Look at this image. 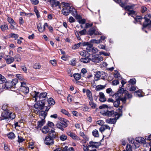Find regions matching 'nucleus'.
I'll return each mask as SVG.
<instances>
[{"mask_svg": "<svg viewBox=\"0 0 151 151\" xmlns=\"http://www.w3.org/2000/svg\"><path fill=\"white\" fill-rule=\"evenodd\" d=\"M96 31L95 28L94 27H92L90 28L88 31L89 34L90 35H92L95 33Z\"/></svg>", "mask_w": 151, "mask_h": 151, "instance_id": "obj_34", "label": "nucleus"}, {"mask_svg": "<svg viewBox=\"0 0 151 151\" xmlns=\"http://www.w3.org/2000/svg\"><path fill=\"white\" fill-rule=\"evenodd\" d=\"M61 4L63 6L62 10V13L65 16L68 15L70 12V7L68 3L62 2Z\"/></svg>", "mask_w": 151, "mask_h": 151, "instance_id": "obj_5", "label": "nucleus"}, {"mask_svg": "<svg viewBox=\"0 0 151 151\" xmlns=\"http://www.w3.org/2000/svg\"><path fill=\"white\" fill-rule=\"evenodd\" d=\"M8 137L11 139H14L15 137V135L14 133L10 132L7 135Z\"/></svg>", "mask_w": 151, "mask_h": 151, "instance_id": "obj_30", "label": "nucleus"}, {"mask_svg": "<svg viewBox=\"0 0 151 151\" xmlns=\"http://www.w3.org/2000/svg\"><path fill=\"white\" fill-rule=\"evenodd\" d=\"M92 58H91V60L95 63H99L103 60V58L100 56L98 55H91Z\"/></svg>", "mask_w": 151, "mask_h": 151, "instance_id": "obj_7", "label": "nucleus"}, {"mask_svg": "<svg viewBox=\"0 0 151 151\" xmlns=\"http://www.w3.org/2000/svg\"><path fill=\"white\" fill-rule=\"evenodd\" d=\"M83 46L87 45L88 47H90L91 49H92L93 45L92 44H89L88 42H86L83 43Z\"/></svg>", "mask_w": 151, "mask_h": 151, "instance_id": "obj_51", "label": "nucleus"}, {"mask_svg": "<svg viewBox=\"0 0 151 151\" xmlns=\"http://www.w3.org/2000/svg\"><path fill=\"white\" fill-rule=\"evenodd\" d=\"M1 117L0 118V119L3 120L7 119L9 118V113L7 111H4L2 112L1 115Z\"/></svg>", "mask_w": 151, "mask_h": 151, "instance_id": "obj_16", "label": "nucleus"}, {"mask_svg": "<svg viewBox=\"0 0 151 151\" xmlns=\"http://www.w3.org/2000/svg\"><path fill=\"white\" fill-rule=\"evenodd\" d=\"M15 59H17L16 61L17 62H20L21 60V59L20 58V57L19 55H17L16 56H15L14 58Z\"/></svg>", "mask_w": 151, "mask_h": 151, "instance_id": "obj_59", "label": "nucleus"}, {"mask_svg": "<svg viewBox=\"0 0 151 151\" xmlns=\"http://www.w3.org/2000/svg\"><path fill=\"white\" fill-rule=\"evenodd\" d=\"M99 95V101L101 102H104L106 101V99L105 97V96L102 92H100Z\"/></svg>", "mask_w": 151, "mask_h": 151, "instance_id": "obj_22", "label": "nucleus"}, {"mask_svg": "<svg viewBox=\"0 0 151 151\" xmlns=\"http://www.w3.org/2000/svg\"><path fill=\"white\" fill-rule=\"evenodd\" d=\"M9 118L12 119H14L15 117V114L12 113H9Z\"/></svg>", "mask_w": 151, "mask_h": 151, "instance_id": "obj_60", "label": "nucleus"}, {"mask_svg": "<svg viewBox=\"0 0 151 151\" xmlns=\"http://www.w3.org/2000/svg\"><path fill=\"white\" fill-rule=\"evenodd\" d=\"M135 5L133 4H131L130 5H127L125 8V10L128 11L133 10Z\"/></svg>", "mask_w": 151, "mask_h": 151, "instance_id": "obj_24", "label": "nucleus"}, {"mask_svg": "<svg viewBox=\"0 0 151 151\" xmlns=\"http://www.w3.org/2000/svg\"><path fill=\"white\" fill-rule=\"evenodd\" d=\"M21 85L19 88L20 91L22 92L25 94H27L29 92V88L24 82H21Z\"/></svg>", "mask_w": 151, "mask_h": 151, "instance_id": "obj_6", "label": "nucleus"}, {"mask_svg": "<svg viewBox=\"0 0 151 151\" xmlns=\"http://www.w3.org/2000/svg\"><path fill=\"white\" fill-rule=\"evenodd\" d=\"M106 85H101L96 86V90L97 91H99L105 88Z\"/></svg>", "mask_w": 151, "mask_h": 151, "instance_id": "obj_28", "label": "nucleus"}, {"mask_svg": "<svg viewBox=\"0 0 151 151\" xmlns=\"http://www.w3.org/2000/svg\"><path fill=\"white\" fill-rule=\"evenodd\" d=\"M89 104L91 107L93 109H95L96 107V104L94 103L93 101H90Z\"/></svg>", "mask_w": 151, "mask_h": 151, "instance_id": "obj_35", "label": "nucleus"}, {"mask_svg": "<svg viewBox=\"0 0 151 151\" xmlns=\"http://www.w3.org/2000/svg\"><path fill=\"white\" fill-rule=\"evenodd\" d=\"M101 73L98 72L95 76L94 79L96 81H98L101 77Z\"/></svg>", "mask_w": 151, "mask_h": 151, "instance_id": "obj_29", "label": "nucleus"}, {"mask_svg": "<svg viewBox=\"0 0 151 151\" xmlns=\"http://www.w3.org/2000/svg\"><path fill=\"white\" fill-rule=\"evenodd\" d=\"M35 96L34 97L35 99V101H37V100H41V101H46V98L47 94V93L45 92H43L41 93L39 95V92H37L36 91H34Z\"/></svg>", "mask_w": 151, "mask_h": 151, "instance_id": "obj_2", "label": "nucleus"}, {"mask_svg": "<svg viewBox=\"0 0 151 151\" xmlns=\"http://www.w3.org/2000/svg\"><path fill=\"white\" fill-rule=\"evenodd\" d=\"M47 103L48 105L50 107V106L53 105L55 104V102L54 100L51 98H49L47 100Z\"/></svg>", "mask_w": 151, "mask_h": 151, "instance_id": "obj_26", "label": "nucleus"}, {"mask_svg": "<svg viewBox=\"0 0 151 151\" xmlns=\"http://www.w3.org/2000/svg\"><path fill=\"white\" fill-rule=\"evenodd\" d=\"M119 83V81L116 80L113 81L112 82V85H116Z\"/></svg>", "mask_w": 151, "mask_h": 151, "instance_id": "obj_58", "label": "nucleus"}, {"mask_svg": "<svg viewBox=\"0 0 151 151\" xmlns=\"http://www.w3.org/2000/svg\"><path fill=\"white\" fill-rule=\"evenodd\" d=\"M57 127L62 131H64V128H65L68 126V124L67 123H63L60 122H59L56 124Z\"/></svg>", "mask_w": 151, "mask_h": 151, "instance_id": "obj_12", "label": "nucleus"}, {"mask_svg": "<svg viewBox=\"0 0 151 151\" xmlns=\"http://www.w3.org/2000/svg\"><path fill=\"white\" fill-rule=\"evenodd\" d=\"M114 76L115 78H118L119 79L122 78V77L117 71H115V73L114 74Z\"/></svg>", "mask_w": 151, "mask_h": 151, "instance_id": "obj_40", "label": "nucleus"}, {"mask_svg": "<svg viewBox=\"0 0 151 151\" xmlns=\"http://www.w3.org/2000/svg\"><path fill=\"white\" fill-rule=\"evenodd\" d=\"M151 18V15L147 14L144 17L145 22L143 25L142 29L144 30V29L147 28L148 26L151 27V20L150 21V19Z\"/></svg>", "mask_w": 151, "mask_h": 151, "instance_id": "obj_3", "label": "nucleus"}, {"mask_svg": "<svg viewBox=\"0 0 151 151\" xmlns=\"http://www.w3.org/2000/svg\"><path fill=\"white\" fill-rule=\"evenodd\" d=\"M129 83L132 85H134L136 83V81L135 79H131L129 81Z\"/></svg>", "mask_w": 151, "mask_h": 151, "instance_id": "obj_55", "label": "nucleus"}, {"mask_svg": "<svg viewBox=\"0 0 151 151\" xmlns=\"http://www.w3.org/2000/svg\"><path fill=\"white\" fill-rule=\"evenodd\" d=\"M50 108L49 106H47L46 107L45 111H42L40 112L39 117L41 119L45 120L47 115V112Z\"/></svg>", "mask_w": 151, "mask_h": 151, "instance_id": "obj_8", "label": "nucleus"}, {"mask_svg": "<svg viewBox=\"0 0 151 151\" xmlns=\"http://www.w3.org/2000/svg\"><path fill=\"white\" fill-rule=\"evenodd\" d=\"M18 82V81L17 79H13L12 81H11V82L12 83V88L13 87V86H15Z\"/></svg>", "mask_w": 151, "mask_h": 151, "instance_id": "obj_44", "label": "nucleus"}, {"mask_svg": "<svg viewBox=\"0 0 151 151\" xmlns=\"http://www.w3.org/2000/svg\"><path fill=\"white\" fill-rule=\"evenodd\" d=\"M38 100V101L34 106V109L33 111L36 114H37L40 110L43 109L46 101Z\"/></svg>", "mask_w": 151, "mask_h": 151, "instance_id": "obj_1", "label": "nucleus"}, {"mask_svg": "<svg viewBox=\"0 0 151 151\" xmlns=\"http://www.w3.org/2000/svg\"><path fill=\"white\" fill-rule=\"evenodd\" d=\"M126 148L127 151H132V146L129 144L127 145Z\"/></svg>", "mask_w": 151, "mask_h": 151, "instance_id": "obj_54", "label": "nucleus"}, {"mask_svg": "<svg viewBox=\"0 0 151 151\" xmlns=\"http://www.w3.org/2000/svg\"><path fill=\"white\" fill-rule=\"evenodd\" d=\"M37 28L39 31L40 32H44L45 30V27L40 22H39L37 25Z\"/></svg>", "mask_w": 151, "mask_h": 151, "instance_id": "obj_20", "label": "nucleus"}, {"mask_svg": "<svg viewBox=\"0 0 151 151\" xmlns=\"http://www.w3.org/2000/svg\"><path fill=\"white\" fill-rule=\"evenodd\" d=\"M117 119L115 117L114 118H110L108 119H106V122L107 123L111 124H115L116 122V120Z\"/></svg>", "mask_w": 151, "mask_h": 151, "instance_id": "obj_19", "label": "nucleus"}, {"mask_svg": "<svg viewBox=\"0 0 151 151\" xmlns=\"http://www.w3.org/2000/svg\"><path fill=\"white\" fill-rule=\"evenodd\" d=\"M6 81V80L5 78L2 75L0 74V82H1V83L2 84L3 83L5 82Z\"/></svg>", "mask_w": 151, "mask_h": 151, "instance_id": "obj_37", "label": "nucleus"}, {"mask_svg": "<svg viewBox=\"0 0 151 151\" xmlns=\"http://www.w3.org/2000/svg\"><path fill=\"white\" fill-rule=\"evenodd\" d=\"M93 25V23H88L85 24V28H88L91 27Z\"/></svg>", "mask_w": 151, "mask_h": 151, "instance_id": "obj_63", "label": "nucleus"}, {"mask_svg": "<svg viewBox=\"0 0 151 151\" xmlns=\"http://www.w3.org/2000/svg\"><path fill=\"white\" fill-rule=\"evenodd\" d=\"M50 130V129L48 126H45L42 128V131L43 133L46 134L48 132H49Z\"/></svg>", "mask_w": 151, "mask_h": 151, "instance_id": "obj_25", "label": "nucleus"}, {"mask_svg": "<svg viewBox=\"0 0 151 151\" xmlns=\"http://www.w3.org/2000/svg\"><path fill=\"white\" fill-rule=\"evenodd\" d=\"M86 20L85 19H82L78 20V22L82 24H85L86 22Z\"/></svg>", "mask_w": 151, "mask_h": 151, "instance_id": "obj_62", "label": "nucleus"}, {"mask_svg": "<svg viewBox=\"0 0 151 151\" xmlns=\"http://www.w3.org/2000/svg\"><path fill=\"white\" fill-rule=\"evenodd\" d=\"M60 138L61 141H63L67 139V137L66 135L63 134L60 136Z\"/></svg>", "mask_w": 151, "mask_h": 151, "instance_id": "obj_42", "label": "nucleus"}, {"mask_svg": "<svg viewBox=\"0 0 151 151\" xmlns=\"http://www.w3.org/2000/svg\"><path fill=\"white\" fill-rule=\"evenodd\" d=\"M87 32L86 30L84 29L82 30L79 32V33L81 35H86Z\"/></svg>", "mask_w": 151, "mask_h": 151, "instance_id": "obj_52", "label": "nucleus"}, {"mask_svg": "<svg viewBox=\"0 0 151 151\" xmlns=\"http://www.w3.org/2000/svg\"><path fill=\"white\" fill-rule=\"evenodd\" d=\"M3 58L7 64H11L14 61V58L9 55H7L6 57H4Z\"/></svg>", "mask_w": 151, "mask_h": 151, "instance_id": "obj_11", "label": "nucleus"}, {"mask_svg": "<svg viewBox=\"0 0 151 151\" xmlns=\"http://www.w3.org/2000/svg\"><path fill=\"white\" fill-rule=\"evenodd\" d=\"M125 96L126 97L127 96L128 99L131 98L132 97V95L131 93H128V91H125Z\"/></svg>", "mask_w": 151, "mask_h": 151, "instance_id": "obj_47", "label": "nucleus"}, {"mask_svg": "<svg viewBox=\"0 0 151 151\" xmlns=\"http://www.w3.org/2000/svg\"><path fill=\"white\" fill-rule=\"evenodd\" d=\"M81 76V74L79 73H75L73 74V77L76 80H79L80 79Z\"/></svg>", "mask_w": 151, "mask_h": 151, "instance_id": "obj_41", "label": "nucleus"}, {"mask_svg": "<svg viewBox=\"0 0 151 151\" xmlns=\"http://www.w3.org/2000/svg\"><path fill=\"white\" fill-rule=\"evenodd\" d=\"M68 102L70 103L72 101V96L70 95H69L67 98Z\"/></svg>", "mask_w": 151, "mask_h": 151, "instance_id": "obj_64", "label": "nucleus"}, {"mask_svg": "<svg viewBox=\"0 0 151 151\" xmlns=\"http://www.w3.org/2000/svg\"><path fill=\"white\" fill-rule=\"evenodd\" d=\"M70 64L73 66H74L76 65V61L75 59H73L70 61Z\"/></svg>", "mask_w": 151, "mask_h": 151, "instance_id": "obj_61", "label": "nucleus"}, {"mask_svg": "<svg viewBox=\"0 0 151 151\" xmlns=\"http://www.w3.org/2000/svg\"><path fill=\"white\" fill-rule=\"evenodd\" d=\"M118 99L120 101V100L123 103L125 104L126 103V100H127V98L125 96L123 97H119L118 98Z\"/></svg>", "mask_w": 151, "mask_h": 151, "instance_id": "obj_43", "label": "nucleus"}, {"mask_svg": "<svg viewBox=\"0 0 151 151\" xmlns=\"http://www.w3.org/2000/svg\"><path fill=\"white\" fill-rule=\"evenodd\" d=\"M136 140L140 143H144L145 140L144 138L141 137H138L136 138Z\"/></svg>", "mask_w": 151, "mask_h": 151, "instance_id": "obj_27", "label": "nucleus"}, {"mask_svg": "<svg viewBox=\"0 0 151 151\" xmlns=\"http://www.w3.org/2000/svg\"><path fill=\"white\" fill-rule=\"evenodd\" d=\"M11 37L14 38L15 39H16L18 37V35L17 34L14 33H12L10 35Z\"/></svg>", "mask_w": 151, "mask_h": 151, "instance_id": "obj_50", "label": "nucleus"}, {"mask_svg": "<svg viewBox=\"0 0 151 151\" xmlns=\"http://www.w3.org/2000/svg\"><path fill=\"white\" fill-rule=\"evenodd\" d=\"M86 51L85 50H83L82 51H81L80 52L79 54L80 55L82 56H85V57L86 56Z\"/></svg>", "mask_w": 151, "mask_h": 151, "instance_id": "obj_57", "label": "nucleus"}, {"mask_svg": "<svg viewBox=\"0 0 151 151\" xmlns=\"http://www.w3.org/2000/svg\"><path fill=\"white\" fill-rule=\"evenodd\" d=\"M45 122V120L41 119V120L38 121L37 122V125L39 127H41L43 125Z\"/></svg>", "mask_w": 151, "mask_h": 151, "instance_id": "obj_32", "label": "nucleus"}, {"mask_svg": "<svg viewBox=\"0 0 151 151\" xmlns=\"http://www.w3.org/2000/svg\"><path fill=\"white\" fill-rule=\"evenodd\" d=\"M51 3L52 6L56 7L57 6H58L59 8L60 9H61V5L59 4V1H57L55 0H53L52 1Z\"/></svg>", "mask_w": 151, "mask_h": 151, "instance_id": "obj_21", "label": "nucleus"}, {"mask_svg": "<svg viewBox=\"0 0 151 151\" xmlns=\"http://www.w3.org/2000/svg\"><path fill=\"white\" fill-rule=\"evenodd\" d=\"M134 19L135 21L136 22H141L143 19V18L141 16H137L134 18Z\"/></svg>", "mask_w": 151, "mask_h": 151, "instance_id": "obj_45", "label": "nucleus"}, {"mask_svg": "<svg viewBox=\"0 0 151 151\" xmlns=\"http://www.w3.org/2000/svg\"><path fill=\"white\" fill-rule=\"evenodd\" d=\"M12 83L11 81H6L3 83L2 84V88L3 89L9 90L12 88Z\"/></svg>", "mask_w": 151, "mask_h": 151, "instance_id": "obj_10", "label": "nucleus"}, {"mask_svg": "<svg viewBox=\"0 0 151 151\" xmlns=\"http://www.w3.org/2000/svg\"><path fill=\"white\" fill-rule=\"evenodd\" d=\"M61 112L64 114L67 115L68 116H70V114L69 112L66 110L64 109H63L61 110Z\"/></svg>", "mask_w": 151, "mask_h": 151, "instance_id": "obj_49", "label": "nucleus"}, {"mask_svg": "<svg viewBox=\"0 0 151 151\" xmlns=\"http://www.w3.org/2000/svg\"><path fill=\"white\" fill-rule=\"evenodd\" d=\"M74 17H77L78 14L77 11L72 6L70 7V12Z\"/></svg>", "mask_w": 151, "mask_h": 151, "instance_id": "obj_18", "label": "nucleus"}, {"mask_svg": "<svg viewBox=\"0 0 151 151\" xmlns=\"http://www.w3.org/2000/svg\"><path fill=\"white\" fill-rule=\"evenodd\" d=\"M33 67L35 69H40L41 67V66L39 63H36L33 65Z\"/></svg>", "mask_w": 151, "mask_h": 151, "instance_id": "obj_53", "label": "nucleus"}, {"mask_svg": "<svg viewBox=\"0 0 151 151\" xmlns=\"http://www.w3.org/2000/svg\"><path fill=\"white\" fill-rule=\"evenodd\" d=\"M0 28L2 31H5V30L8 29V26L6 24L1 25Z\"/></svg>", "mask_w": 151, "mask_h": 151, "instance_id": "obj_31", "label": "nucleus"}, {"mask_svg": "<svg viewBox=\"0 0 151 151\" xmlns=\"http://www.w3.org/2000/svg\"><path fill=\"white\" fill-rule=\"evenodd\" d=\"M99 145V143L98 142H94L92 141H90L88 144L89 147L97 148Z\"/></svg>", "mask_w": 151, "mask_h": 151, "instance_id": "obj_14", "label": "nucleus"}, {"mask_svg": "<svg viewBox=\"0 0 151 151\" xmlns=\"http://www.w3.org/2000/svg\"><path fill=\"white\" fill-rule=\"evenodd\" d=\"M45 143L47 145H51L54 143V139L49 135L46 136L44 140Z\"/></svg>", "mask_w": 151, "mask_h": 151, "instance_id": "obj_9", "label": "nucleus"}, {"mask_svg": "<svg viewBox=\"0 0 151 151\" xmlns=\"http://www.w3.org/2000/svg\"><path fill=\"white\" fill-rule=\"evenodd\" d=\"M120 104V101L119 99L116 100V101H114L113 102V104L114 106L115 107H118Z\"/></svg>", "mask_w": 151, "mask_h": 151, "instance_id": "obj_33", "label": "nucleus"}, {"mask_svg": "<svg viewBox=\"0 0 151 151\" xmlns=\"http://www.w3.org/2000/svg\"><path fill=\"white\" fill-rule=\"evenodd\" d=\"M86 95L90 101H93V98L91 92L88 89L86 91Z\"/></svg>", "mask_w": 151, "mask_h": 151, "instance_id": "obj_23", "label": "nucleus"}, {"mask_svg": "<svg viewBox=\"0 0 151 151\" xmlns=\"http://www.w3.org/2000/svg\"><path fill=\"white\" fill-rule=\"evenodd\" d=\"M93 135L95 137H98L99 136V132L96 129H95L93 131Z\"/></svg>", "mask_w": 151, "mask_h": 151, "instance_id": "obj_39", "label": "nucleus"}, {"mask_svg": "<svg viewBox=\"0 0 151 151\" xmlns=\"http://www.w3.org/2000/svg\"><path fill=\"white\" fill-rule=\"evenodd\" d=\"M66 133L74 140H79L80 139L79 137L77 136L74 133L70 131L67 132Z\"/></svg>", "mask_w": 151, "mask_h": 151, "instance_id": "obj_13", "label": "nucleus"}, {"mask_svg": "<svg viewBox=\"0 0 151 151\" xmlns=\"http://www.w3.org/2000/svg\"><path fill=\"white\" fill-rule=\"evenodd\" d=\"M103 114L104 115L109 117L115 116L116 119H118L121 116V114L119 115L117 112H115L113 110L107 111L104 112Z\"/></svg>", "mask_w": 151, "mask_h": 151, "instance_id": "obj_4", "label": "nucleus"}, {"mask_svg": "<svg viewBox=\"0 0 151 151\" xmlns=\"http://www.w3.org/2000/svg\"><path fill=\"white\" fill-rule=\"evenodd\" d=\"M90 42L91 43L93 44H98L100 43L101 41V39L96 40L95 39H92L91 40Z\"/></svg>", "mask_w": 151, "mask_h": 151, "instance_id": "obj_36", "label": "nucleus"}, {"mask_svg": "<svg viewBox=\"0 0 151 151\" xmlns=\"http://www.w3.org/2000/svg\"><path fill=\"white\" fill-rule=\"evenodd\" d=\"M123 108V106L122 105L121 106L119 107L117 110V111L119 112V113H118V114L119 115L121 114V116L122 115V109Z\"/></svg>", "mask_w": 151, "mask_h": 151, "instance_id": "obj_46", "label": "nucleus"}, {"mask_svg": "<svg viewBox=\"0 0 151 151\" xmlns=\"http://www.w3.org/2000/svg\"><path fill=\"white\" fill-rule=\"evenodd\" d=\"M127 91V90H125L124 88H121L118 90L117 91V93H118V94L121 93H125V91Z\"/></svg>", "mask_w": 151, "mask_h": 151, "instance_id": "obj_56", "label": "nucleus"}, {"mask_svg": "<svg viewBox=\"0 0 151 151\" xmlns=\"http://www.w3.org/2000/svg\"><path fill=\"white\" fill-rule=\"evenodd\" d=\"M81 43H79L77 44L74 45L72 47V49L75 50L78 48L80 46Z\"/></svg>", "mask_w": 151, "mask_h": 151, "instance_id": "obj_48", "label": "nucleus"}, {"mask_svg": "<svg viewBox=\"0 0 151 151\" xmlns=\"http://www.w3.org/2000/svg\"><path fill=\"white\" fill-rule=\"evenodd\" d=\"M91 55H90L89 54L88 55L85 57V58H82L80 59V60L81 62L84 63H88L91 60Z\"/></svg>", "mask_w": 151, "mask_h": 151, "instance_id": "obj_15", "label": "nucleus"}, {"mask_svg": "<svg viewBox=\"0 0 151 151\" xmlns=\"http://www.w3.org/2000/svg\"><path fill=\"white\" fill-rule=\"evenodd\" d=\"M87 73V71L86 69L83 68L81 70V76L84 77L85 76V74Z\"/></svg>", "mask_w": 151, "mask_h": 151, "instance_id": "obj_38", "label": "nucleus"}, {"mask_svg": "<svg viewBox=\"0 0 151 151\" xmlns=\"http://www.w3.org/2000/svg\"><path fill=\"white\" fill-rule=\"evenodd\" d=\"M48 135L52 138L53 139L56 137V133L53 129H51V130L49 132Z\"/></svg>", "mask_w": 151, "mask_h": 151, "instance_id": "obj_17", "label": "nucleus"}]
</instances>
